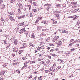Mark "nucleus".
I'll use <instances>...</instances> for the list:
<instances>
[{"instance_id":"f257e3e1","label":"nucleus","mask_w":80,"mask_h":80,"mask_svg":"<svg viewBox=\"0 0 80 80\" xmlns=\"http://www.w3.org/2000/svg\"><path fill=\"white\" fill-rule=\"evenodd\" d=\"M49 70L50 71H52L53 72H57V70H55V68L54 67V66H52V67L49 68Z\"/></svg>"},{"instance_id":"f03ea898","label":"nucleus","mask_w":80,"mask_h":80,"mask_svg":"<svg viewBox=\"0 0 80 80\" xmlns=\"http://www.w3.org/2000/svg\"><path fill=\"white\" fill-rule=\"evenodd\" d=\"M5 8V7L4 4H0V9H3V8Z\"/></svg>"},{"instance_id":"7ed1b4c3","label":"nucleus","mask_w":80,"mask_h":80,"mask_svg":"<svg viewBox=\"0 0 80 80\" xmlns=\"http://www.w3.org/2000/svg\"><path fill=\"white\" fill-rule=\"evenodd\" d=\"M25 17V15H22V16H18V19H21V18H23Z\"/></svg>"},{"instance_id":"20e7f679","label":"nucleus","mask_w":80,"mask_h":80,"mask_svg":"<svg viewBox=\"0 0 80 80\" xmlns=\"http://www.w3.org/2000/svg\"><path fill=\"white\" fill-rule=\"evenodd\" d=\"M18 6L19 7V8H21V9H23V5H22V3H19L18 4Z\"/></svg>"},{"instance_id":"39448f33","label":"nucleus","mask_w":80,"mask_h":80,"mask_svg":"<svg viewBox=\"0 0 80 80\" xmlns=\"http://www.w3.org/2000/svg\"><path fill=\"white\" fill-rule=\"evenodd\" d=\"M76 42H77V41H75L74 42L69 44V46H68V47L69 48H70V46H72V44H73V43H76Z\"/></svg>"},{"instance_id":"423d86ee","label":"nucleus","mask_w":80,"mask_h":80,"mask_svg":"<svg viewBox=\"0 0 80 80\" xmlns=\"http://www.w3.org/2000/svg\"><path fill=\"white\" fill-rule=\"evenodd\" d=\"M27 47V44L25 43H23L22 45V48H25Z\"/></svg>"},{"instance_id":"0eeeda50","label":"nucleus","mask_w":80,"mask_h":80,"mask_svg":"<svg viewBox=\"0 0 80 80\" xmlns=\"http://www.w3.org/2000/svg\"><path fill=\"white\" fill-rule=\"evenodd\" d=\"M18 50V48H14L13 49V51L14 52H17V51Z\"/></svg>"},{"instance_id":"6e6552de","label":"nucleus","mask_w":80,"mask_h":80,"mask_svg":"<svg viewBox=\"0 0 80 80\" xmlns=\"http://www.w3.org/2000/svg\"><path fill=\"white\" fill-rule=\"evenodd\" d=\"M8 17H9V19L11 20V21H13V20H14V19H13V17L12 16H8Z\"/></svg>"},{"instance_id":"1a4fd4ad","label":"nucleus","mask_w":80,"mask_h":80,"mask_svg":"<svg viewBox=\"0 0 80 80\" xmlns=\"http://www.w3.org/2000/svg\"><path fill=\"white\" fill-rule=\"evenodd\" d=\"M14 43L15 44V45H17L18 43V41L17 39H14Z\"/></svg>"},{"instance_id":"9d476101","label":"nucleus","mask_w":80,"mask_h":80,"mask_svg":"<svg viewBox=\"0 0 80 80\" xmlns=\"http://www.w3.org/2000/svg\"><path fill=\"white\" fill-rule=\"evenodd\" d=\"M25 28H24L21 30L20 32V33H23L25 32Z\"/></svg>"},{"instance_id":"9b49d317","label":"nucleus","mask_w":80,"mask_h":80,"mask_svg":"<svg viewBox=\"0 0 80 80\" xmlns=\"http://www.w3.org/2000/svg\"><path fill=\"white\" fill-rule=\"evenodd\" d=\"M41 23H44V24H47L48 23V22L46 20L42 21L41 22Z\"/></svg>"},{"instance_id":"f8f14e48","label":"nucleus","mask_w":80,"mask_h":80,"mask_svg":"<svg viewBox=\"0 0 80 80\" xmlns=\"http://www.w3.org/2000/svg\"><path fill=\"white\" fill-rule=\"evenodd\" d=\"M31 38H34V39H35V36L34 35V34H32L31 35Z\"/></svg>"},{"instance_id":"ddd939ff","label":"nucleus","mask_w":80,"mask_h":80,"mask_svg":"<svg viewBox=\"0 0 80 80\" xmlns=\"http://www.w3.org/2000/svg\"><path fill=\"white\" fill-rule=\"evenodd\" d=\"M56 7L58 8L59 7H61V5H60V4H58L56 5Z\"/></svg>"},{"instance_id":"4468645a","label":"nucleus","mask_w":80,"mask_h":80,"mask_svg":"<svg viewBox=\"0 0 80 80\" xmlns=\"http://www.w3.org/2000/svg\"><path fill=\"white\" fill-rule=\"evenodd\" d=\"M24 22H22L21 23H19V24H18V26H22V25H24V24L23 23Z\"/></svg>"},{"instance_id":"2eb2a0df","label":"nucleus","mask_w":80,"mask_h":80,"mask_svg":"<svg viewBox=\"0 0 80 80\" xmlns=\"http://www.w3.org/2000/svg\"><path fill=\"white\" fill-rule=\"evenodd\" d=\"M50 38H46L45 39V42H48V40H50Z\"/></svg>"},{"instance_id":"dca6fc26","label":"nucleus","mask_w":80,"mask_h":80,"mask_svg":"<svg viewBox=\"0 0 80 80\" xmlns=\"http://www.w3.org/2000/svg\"><path fill=\"white\" fill-rule=\"evenodd\" d=\"M5 73V71H3L1 72V75H3Z\"/></svg>"},{"instance_id":"f3484780","label":"nucleus","mask_w":80,"mask_h":80,"mask_svg":"<svg viewBox=\"0 0 80 80\" xmlns=\"http://www.w3.org/2000/svg\"><path fill=\"white\" fill-rule=\"evenodd\" d=\"M24 34H25V35H26V36H27V35H28V31H27L26 32H24Z\"/></svg>"},{"instance_id":"a211bd4d","label":"nucleus","mask_w":80,"mask_h":80,"mask_svg":"<svg viewBox=\"0 0 80 80\" xmlns=\"http://www.w3.org/2000/svg\"><path fill=\"white\" fill-rule=\"evenodd\" d=\"M61 68V66H59L58 68H56V70H57L56 71H58V70H59V69H60V68Z\"/></svg>"},{"instance_id":"6ab92c4d","label":"nucleus","mask_w":80,"mask_h":80,"mask_svg":"<svg viewBox=\"0 0 80 80\" xmlns=\"http://www.w3.org/2000/svg\"><path fill=\"white\" fill-rule=\"evenodd\" d=\"M54 38L57 40V39H58V38H59V37L58 36H56Z\"/></svg>"},{"instance_id":"aec40b11","label":"nucleus","mask_w":80,"mask_h":80,"mask_svg":"<svg viewBox=\"0 0 80 80\" xmlns=\"http://www.w3.org/2000/svg\"><path fill=\"white\" fill-rule=\"evenodd\" d=\"M32 11L34 12H37V11L36 9H32Z\"/></svg>"},{"instance_id":"412c9836","label":"nucleus","mask_w":80,"mask_h":80,"mask_svg":"<svg viewBox=\"0 0 80 80\" xmlns=\"http://www.w3.org/2000/svg\"><path fill=\"white\" fill-rule=\"evenodd\" d=\"M43 17H38V18L39 19V20H42V18Z\"/></svg>"},{"instance_id":"4be33fe9","label":"nucleus","mask_w":80,"mask_h":80,"mask_svg":"<svg viewBox=\"0 0 80 80\" xmlns=\"http://www.w3.org/2000/svg\"><path fill=\"white\" fill-rule=\"evenodd\" d=\"M13 2H15V0H10V3H13Z\"/></svg>"},{"instance_id":"5701e85b","label":"nucleus","mask_w":80,"mask_h":80,"mask_svg":"<svg viewBox=\"0 0 80 80\" xmlns=\"http://www.w3.org/2000/svg\"><path fill=\"white\" fill-rule=\"evenodd\" d=\"M41 28H42V27L41 26H38L37 28V29H38V30H39Z\"/></svg>"},{"instance_id":"b1692460","label":"nucleus","mask_w":80,"mask_h":80,"mask_svg":"<svg viewBox=\"0 0 80 80\" xmlns=\"http://www.w3.org/2000/svg\"><path fill=\"white\" fill-rule=\"evenodd\" d=\"M18 11L19 13H21V12H22V11H21V10H20V8H18Z\"/></svg>"},{"instance_id":"393cba45","label":"nucleus","mask_w":80,"mask_h":80,"mask_svg":"<svg viewBox=\"0 0 80 80\" xmlns=\"http://www.w3.org/2000/svg\"><path fill=\"white\" fill-rule=\"evenodd\" d=\"M40 49H42L43 50V49H44V46H42L40 47Z\"/></svg>"},{"instance_id":"a878e982","label":"nucleus","mask_w":80,"mask_h":80,"mask_svg":"<svg viewBox=\"0 0 80 80\" xmlns=\"http://www.w3.org/2000/svg\"><path fill=\"white\" fill-rule=\"evenodd\" d=\"M27 7L29 8V10H30V8H31V5H27Z\"/></svg>"},{"instance_id":"bb28decb","label":"nucleus","mask_w":80,"mask_h":80,"mask_svg":"<svg viewBox=\"0 0 80 80\" xmlns=\"http://www.w3.org/2000/svg\"><path fill=\"white\" fill-rule=\"evenodd\" d=\"M16 72L18 73H20V71L19 70H16Z\"/></svg>"},{"instance_id":"cd10ccee","label":"nucleus","mask_w":80,"mask_h":80,"mask_svg":"<svg viewBox=\"0 0 80 80\" xmlns=\"http://www.w3.org/2000/svg\"><path fill=\"white\" fill-rule=\"evenodd\" d=\"M22 60H27V58L25 57H22Z\"/></svg>"},{"instance_id":"c85d7f7f","label":"nucleus","mask_w":80,"mask_h":80,"mask_svg":"<svg viewBox=\"0 0 80 80\" xmlns=\"http://www.w3.org/2000/svg\"><path fill=\"white\" fill-rule=\"evenodd\" d=\"M29 45H30L31 46V47H33V44L32 43H30L29 44Z\"/></svg>"},{"instance_id":"c756f323","label":"nucleus","mask_w":80,"mask_h":80,"mask_svg":"<svg viewBox=\"0 0 80 80\" xmlns=\"http://www.w3.org/2000/svg\"><path fill=\"white\" fill-rule=\"evenodd\" d=\"M42 76H40V77H38V79L40 80H42Z\"/></svg>"},{"instance_id":"7c9ffc66","label":"nucleus","mask_w":80,"mask_h":80,"mask_svg":"<svg viewBox=\"0 0 80 80\" xmlns=\"http://www.w3.org/2000/svg\"><path fill=\"white\" fill-rule=\"evenodd\" d=\"M57 40L55 38H54L52 40L53 42H55Z\"/></svg>"},{"instance_id":"2f4dec72","label":"nucleus","mask_w":80,"mask_h":80,"mask_svg":"<svg viewBox=\"0 0 80 80\" xmlns=\"http://www.w3.org/2000/svg\"><path fill=\"white\" fill-rule=\"evenodd\" d=\"M15 54H12L11 55L12 57H15Z\"/></svg>"},{"instance_id":"473e14b6","label":"nucleus","mask_w":80,"mask_h":80,"mask_svg":"<svg viewBox=\"0 0 80 80\" xmlns=\"http://www.w3.org/2000/svg\"><path fill=\"white\" fill-rule=\"evenodd\" d=\"M48 57L49 59H51V58L52 57V56H50L49 55H48Z\"/></svg>"},{"instance_id":"72a5a7b5","label":"nucleus","mask_w":80,"mask_h":80,"mask_svg":"<svg viewBox=\"0 0 80 80\" xmlns=\"http://www.w3.org/2000/svg\"><path fill=\"white\" fill-rule=\"evenodd\" d=\"M61 42V41H59L58 42V43L59 44V45H61L62 44V43Z\"/></svg>"},{"instance_id":"f704fd0d","label":"nucleus","mask_w":80,"mask_h":80,"mask_svg":"<svg viewBox=\"0 0 80 80\" xmlns=\"http://www.w3.org/2000/svg\"><path fill=\"white\" fill-rule=\"evenodd\" d=\"M33 4L34 5V6H37V3L36 2H33Z\"/></svg>"},{"instance_id":"c9c22d12","label":"nucleus","mask_w":80,"mask_h":80,"mask_svg":"<svg viewBox=\"0 0 80 80\" xmlns=\"http://www.w3.org/2000/svg\"><path fill=\"white\" fill-rule=\"evenodd\" d=\"M36 61L34 60L32 61H31V63H35V62H36Z\"/></svg>"},{"instance_id":"e433bc0d","label":"nucleus","mask_w":80,"mask_h":80,"mask_svg":"<svg viewBox=\"0 0 80 80\" xmlns=\"http://www.w3.org/2000/svg\"><path fill=\"white\" fill-rule=\"evenodd\" d=\"M42 31H47V30H48L47 29H42Z\"/></svg>"},{"instance_id":"4c0bfd02","label":"nucleus","mask_w":80,"mask_h":80,"mask_svg":"<svg viewBox=\"0 0 80 80\" xmlns=\"http://www.w3.org/2000/svg\"><path fill=\"white\" fill-rule=\"evenodd\" d=\"M16 31L17 32L18 30H19V28H15Z\"/></svg>"},{"instance_id":"58836bf2","label":"nucleus","mask_w":80,"mask_h":80,"mask_svg":"<svg viewBox=\"0 0 80 80\" xmlns=\"http://www.w3.org/2000/svg\"><path fill=\"white\" fill-rule=\"evenodd\" d=\"M30 17H33V15L32 14V13H31L30 14Z\"/></svg>"},{"instance_id":"ea45409f","label":"nucleus","mask_w":80,"mask_h":80,"mask_svg":"<svg viewBox=\"0 0 80 80\" xmlns=\"http://www.w3.org/2000/svg\"><path fill=\"white\" fill-rule=\"evenodd\" d=\"M77 7V6H73L72 7V8H75Z\"/></svg>"},{"instance_id":"a19ab883","label":"nucleus","mask_w":80,"mask_h":80,"mask_svg":"<svg viewBox=\"0 0 80 80\" xmlns=\"http://www.w3.org/2000/svg\"><path fill=\"white\" fill-rule=\"evenodd\" d=\"M53 51H54V49H52L50 50V52H53Z\"/></svg>"},{"instance_id":"79ce46f5","label":"nucleus","mask_w":80,"mask_h":80,"mask_svg":"<svg viewBox=\"0 0 80 80\" xmlns=\"http://www.w3.org/2000/svg\"><path fill=\"white\" fill-rule=\"evenodd\" d=\"M78 10H79V8H78V9H75L74 11H75V12H77V11H78Z\"/></svg>"},{"instance_id":"37998d69","label":"nucleus","mask_w":80,"mask_h":80,"mask_svg":"<svg viewBox=\"0 0 80 80\" xmlns=\"http://www.w3.org/2000/svg\"><path fill=\"white\" fill-rule=\"evenodd\" d=\"M1 20L2 22H3V21H4V19H3V18H1Z\"/></svg>"},{"instance_id":"c03bdc74","label":"nucleus","mask_w":80,"mask_h":80,"mask_svg":"<svg viewBox=\"0 0 80 80\" xmlns=\"http://www.w3.org/2000/svg\"><path fill=\"white\" fill-rule=\"evenodd\" d=\"M29 2L31 4H33V3H32V0H30L29 1Z\"/></svg>"},{"instance_id":"a18cd8bd","label":"nucleus","mask_w":80,"mask_h":80,"mask_svg":"<svg viewBox=\"0 0 80 80\" xmlns=\"http://www.w3.org/2000/svg\"><path fill=\"white\" fill-rule=\"evenodd\" d=\"M7 43H8L7 41H5L4 44H7Z\"/></svg>"},{"instance_id":"49530a36","label":"nucleus","mask_w":80,"mask_h":80,"mask_svg":"<svg viewBox=\"0 0 80 80\" xmlns=\"http://www.w3.org/2000/svg\"><path fill=\"white\" fill-rule=\"evenodd\" d=\"M3 2V0H0V4H2V3Z\"/></svg>"},{"instance_id":"de8ad7c7","label":"nucleus","mask_w":80,"mask_h":80,"mask_svg":"<svg viewBox=\"0 0 80 80\" xmlns=\"http://www.w3.org/2000/svg\"><path fill=\"white\" fill-rule=\"evenodd\" d=\"M9 14H10V15H12L13 14V12H11L9 13Z\"/></svg>"},{"instance_id":"09e8293b","label":"nucleus","mask_w":80,"mask_h":80,"mask_svg":"<svg viewBox=\"0 0 80 80\" xmlns=\"http://www.w3.org/2000/svg\"><path fill=\"white\" fill-rule=\"evenodd\" d=\"M39 19L38 18L37 19L36 21V23H38V21H39Z\"/></svg>"},{"instance_id":"8fccbe9b","label":"nucleus","mask_w":80,"mask_h":80,"mask_svg":"<svg viewBox=\"0 0 80 80\" xmlns=\"http://www.w3.org/2000/svg\"><path fill=\"white\" fill-rule=\"evenodd\" d=\"M66 32V30H62V33H65Z\"/></svg>"},{"instance_id":"3c124183","label":"nucleus","mask_w":80,"mask_h":80,"mask_svg":"<svg viewBox=\"0 0 80 80\" xmlns=\"http://www.w3.org/2000/svg\"><path fill=\"white\" fill-rule=\"evenodd\" d=\"M39 40H42V38H40L38 39Z\"/></svg>"},{"instance_id":"603ef678","label":"nucleus","mask_w":80,"mask_h":80,"mask_svg":"<svg viewBox=\"0 0 80 80\" xmlns=\"http://www.w3.org/2000/svg\"><path fill=\"white\" fill-rule=\"evenodd\" d=\"M46 63H50V61H48L46 62Z\"/></svg>"},{"instance_id":"864d4df0","label":"nucleus","mask_w":80,"mask_h":80,"mask_svg":"<svg viewBox=\"0 0 80 80\" xmlns=\"http://www.w3.org/2000/svg\"><path fill=\"white\" fill-rule=\"evenodd\" d=\"M74 50H75V48H73V49H71V51H72V52H73V51Z\"/></svg>"},{"instance_id":"5fc2aeb1","label":"nucleus","mask_w":80,"mask_h":80,"mask_svg":"<svg viewBox=\"0 0 80 80\" xmlns=\"http://www.w3.org/2000/svg\"><path fill=\"white\" fill-rule=\"evenodd\" d=\"M48 71H49L48 70H47L45 71V72L46 73H48Z\"/></svg>"},{"instance_id":"6e6d98bb","label":"nucleus","mask_w":80,"mask_h":80,"mask_svg":"<svg viewBox=\"0 0 80 80\" xmlns=\"http://www.w3.org/2000/svg\"><path fill=\"white\" fill-rule=\"evenodd\" d=\"M17 65V63H14L13 64V65Z\"/></svg>"},{"instance_id":"4d7b16f0","label":"nucleus","mask_w":80,"mask_h":80,"mask_svg":"<svg viewBox=\"0 0 80 80\" xmlns=\"http://www.w3.org/2000/svg\"><path fill=\"white\" fill-rule=\"evenodd\" d=\"M37 76L35 77L34 78L33 80H36V79H37Z\"/></svg>"},{"instance_id":"13d9d810","label":"nucleus","mask_w":80,"mask_h":80,"mask_svg":"<svg viewBox=\"0 0 80 80\" xmlns=\"http://www.w3.org/2000/svg\"><path fill=\"white\" fill-rule=\"evenodd\" d=\"M69 54H70V53L68 52V53H66V55L67 56H68V55H69Z\"/></svg>"},{"instance_id":"bf43d9fd","label":"nucleus","mask_w":80,"mask_h":80,"mask_svg":"<svg viewBox=\"0 0 80 80\" xmlns=\"http://www.w3.org/2000/svg\"><path fill=\"white\" fill-rule=\"evenodd\" d=\"M53 57H57V55L54 54Z\"/></svg>"},{"instance_id":"052dcab7","label":"nucleus","mask_w":80,"mask_h":80,"mask_svg":"<svg viewBox=\"0 0 80 80\" xmlns=\"http://www.w3.org/2000/svg\"><path fill=\"white\" fill-rule=\"evenodd\" d=\"M60 62H61V63H63V60H61Z\"/></svg>"},{"instance_id":"680f3d73","label":"nucleus","mask_w":80,"mask_h":80,"mask_svg":"<svg viewBox=\"0 0 80 80\" xmlns=\"http://www.w3.org/2000/svg\"><path fill=\"white\" fill-rule=\"evenodd\" d=\"M50 74H51V75H53V72H51L49 73Z\"/></svg>"},{"instance_id":"e2e57ef3","label":"nucleus","mask_w":80,"mask_h":80,"mask_svg":"<svg viewBox=\"0 0 80 80\" xmlns=\"http://www.w3.org/2000/svg\"><path fill=\"white\" fill-rule=\"evenodd\" d=\"M75 17V16H72L69 17V18H74Z\"/></svg>"},{"instance_id":"0e129e2a","label":"nucleus","mask_w":80,"mask_h":80,"mask_svg":"<svg viewBox=\"0 0 80 80\" xmlns=\"http://www.w3.org/2000/svg\"><path fill=\"white\" fill-rule=\"evenodd\" d=\"M80 24V22L78 23V22H77V25H78Z\"/></svg>"},{"instance_id":"69168bd1","label":"nucleus","mask_w":80,"mask_h":80,"mask_svg":"<svg viewBox=\"0 0 80 80\" xmlns=\"http://www.w3.org/2000/svg\"><path fill=\"white\" fill-rule=\"evenodd\" d=\"M41 63L42 64H43L44 63H45V62H43V61H42V62H41Z\"/></svg>"},{"instance_id":"338daca9","label":"nucleus","mask_w":80,"mask_h":80,"mask_svg":"<svg viewBox=\"0 0 80 80\" xmlns=\"http://www.w3.org/2000/svg\"><path fill=\"white\" fill-rule=\"evenodd\" d=\"M63 7H66V4H64L63 5H62Z\"/></svg>"},{"instance_id":"774afa93","label":"nucleus","mask_w":80,"mask_h":80,"mask_svg":"<svg viewBox=\"0 0 80 80\" xmlns=\"http://www.w3.org/2000/svg\"><path fill=\"white\" fill-rule=\"evenodd\" d=\"M74 40H75L73 39H71L70 40V42H73V41H74Z\"/></svg>"}]
</instances>
